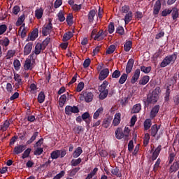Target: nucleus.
<instances>
[{"label": "nucleus", "mask_w": 179, "mask_h": 179, "mask_svg": "<svg viewBox=\"0 0 179 179\" xmlns=\"http://www.w3.org/2000/svg\"><path fill=\"white\" fill-rule=\"evenodd\" d=\"M66 22L69 26H72V24H73V15H72V14H69L66 17Z\"/></svg>", "instance_id": "47"}, {"label": "nucleus", "mask_w": 179, "mask_h": 179, "mask_svg": "<svg viewBox=\"0 0 179 179\" xmlns=\"http://www.w3.org/2000/svg\"><path fill=\"white\" fill-rule=\"evenodd\" d=\"M115 30V27L114 26V22H110L108 25V33L109 34H113L114 33V31Z\"/></svg>", "instance_id": "62"}, {"label": "nucleus", "mask_w": 179, "mask_h": 179, "mask_svg": "<svg viewBox=\"0 0 179 179\" xmlns=\"http://www.w3.org/2000/svg\"><path fill=\"white\" fill-rule=\"evenodd\" d=\"M115 51V45H110L107 49L106 54L108 55V54H113Z\"/></svg>", "instance_id": "52"}, {"label": "nucleus", "mask_w": 179, "mask_h": 179, "mask_svg": "<svg viewBox=\"0 0 179 179\" xmlns=\"http://www.w3.org/2000/svg\"><path fill=\"white\" fill-rule=\"evenodd\" d=\"M150 127H152V120L146 119L144 121V129L148 131V129H150Z\"/></svg>", "instance_id": "33"}, {"label": "nucleus", "mask_w": 179, "mask_h": 179, "mask_svg": "<svg viewBox=\"0 0 179 179\" xmlns=\"http://www.w3.org/2000/svg\"><path fill=\"white\" fill-rule=\"evenodd\" d=\"M141 72H143L144 73H149V72H150V71H152V67L151 66H143L141 67Z\"/></svg>", "instance_id": "59"}, {"label": "nucleus", "mask_w": 179, "mask_h": 179, "mask_svg": "<svg viewBox=\"0 0 179 179\" xmlns=\"http://www.w3.org/2000/svg\"><path fill=\"white\" fill-rule=\"evenodd\" d=\"M52 20H49L48 24H45L44 27L42 28V34L43 36H48V34H51V31H52Z\"/></svg>", "instance_id": "3"}, {"label": "nucleus", "mask_w": 179, "mask_h": 179, "mask_svg": "<svg viewBox=\"0 0 179 179\" xmlns=\"http://www.w3.org/2000/svg\"><path fill=\"white\" fill-rule=\"evenodd\" d=\"M132 48V41H129L124 45V50L126 52L131 51V48Z\"/></svg>", "instance_id": "38"}, {"label": "nucleus", "mask_w": 179, "mask_h": 179, "mask_svg": "<svg viewBox=\"0 0 179 179\" xmlns=\"http://www.w3.org/2000/svg\"><path fill=\"white\" fill-rule=\"evenodd\" d=\"M162 9V1L160 0H157L153 8V15H159V12H160V10Z\"/></svg>", "instance_id": "10"}, {"label": "nucleus", "mask_w": 179, "mask_h": 179, "mask_svg": "<svg viewBox=\"0 0 179 179\" xmlns=\"http://www.w3.org/2000/svg\"><path fill=\"white\" fill-rule=\"evenodd\" d=\"M160 127H162V125L157 126V124H154L151 127V136H153V138H155V136L157 135V132H159Z\"/></svg>", "instance_id": "18"}, {"label": "nucleus", "mask_w": 179, "mask_h": 179, "mask_svg": "<svg viewBox=\"0 0 179 179\" xmlns=\"http://www.w3.org/2000/svg\"><path fill=\"white\" fill-rule=\"evenodd\" d=\"M115 136L116 139L121 140L122 138H125V134H124V131H122V129L121 127H118L115 132Z\"/></svg>", "instance_id": "13"}, {"label": "nucleus", "mask_w": 179, "mask_h": 179, "mask_svg": "<svg viewBox=\"0 0 179 179\" xmlns=\"http://www.w3.org/2000/svg\"><path fill=\"white\" fill-rule=\"evenodd\" d=\"M79 108L78 106H66L65 107V114L66 115H72V114H78L79 113Z\"/></svg>", "instance_id": "4"}, {"label": "nucleus", "mask_w": 179, "mask_h": 179, "mask_svg": "<svg viewBox=\"0 0 179 179\" xmlns=\"http://www.w3.org/2000/svg\"><path fill=\"white\" fill-rule=\"evenodd\" d=\"M10 123L9 122V120H6L4 121L3 125L1 126V131L3 132H5L8 129V127H10Z\"/></svg>", "instance_id": "40"}, {"label": "nucleus", "mask_w": 179, "mask_h": 179, "mask_svg": "<svg viewBox=\"0 0 179 179\" xmlns=\"http://www.w3.org/2000/svg\"><path fill=\"white\" fill-rule=\"evenodd\" d=\"M30 153H31V148H27L24 151V152L22 155V159H27L29 156H30Z\"/></svg>", "instance_id": "43"}, {"label": "nucleus", "mask_w": 179, "mask_h": 179, "mask_svg": "<svg viewBox=\"0 0 179 179\" xmlns=\"http://www.w3.org/2000/svg\"><path fill=\"white\" fill-rule=\"evenodd\" d=\"M140 76H141V70L139 69H137L134 71V73L131 78V83H132V85H134V83H136Z\"/></svg>", "instance_id": "12"}, {"label": "nucleus", "mask_w": 179, "mask_h": 179, "mask_svg": "<svg viewBox=\"0 0 179 179\" xmlns=\"http://www.w3.org/2000/svg\"><path fill=\"white\" fill-rule=\"evenodd\" d=\"M103 108L102 107L98 108L96 112L94 113L93 118L94 120H97L99 117H100V115L103 113Z\"/></svg>", "instance_id": "36"}, {"label": "nucleus", "mask_w": 179, "mask_h": 179, "mask_svg": "<svg viewBox=\"0 0 179 179\" xmlns=\"http://www.w3.org/2000/svg\"><path fill=\"white\" fill-rule=\"evenodd\" d=\"M61 156V150H56L50 153V157L52 159H57Z\"/></svg>", "instance_id": "24"}, {"label": "nucleus", "mask_w": 179, "mask_h": 179, "mask_svg": "<svg viewBox=\"0 0 179 179\" xmlns=\"http://www.w3.org/2000/svg\"><path fill=\"white\" fill-rule=\"evenodd\" d=\"M111 173L113 176H116V177H122V174L120 171V169L118 167H115V169H111Z\"/></svg>", "instance_id": "35"}, {"label": "nucleus", "mask_w": 179, "mask_h": 179, "mask_svg": "<svg viewBox=\"0 0 179 179\" xmlns=\"http://www.w3.org/2000/svg\"><path fill=\"white\" fill-rule=\"evenodd\" d=\"M110 75V70L108 69H103L99 73V79L100 80H104Z\"/></svg>", "instance_id": "8"}, {"label": "nucleus", "mask_w": 179, "mask_h": 179, "mask_svg": "<svg viewBox=\"0 0 179 179\" xmlns=\"http://www.w3.org/2000/svg\"><path fill=\"white\" fill-rule=\"evenodd\" d=\"M170 62L169 60V59L167 58V57H166L163 61L161 62L160 64V66L161 68H166V66H167V65H170Z\"/></svg>", "instance_id": "50"}, {"label": "nucleus", "mask_w": 179, "mask_h": 179, "mask_svg": "<svg viewBox=\"0 0 179 179\" xmlns=\"http://www.w3.org/2000/svg\"><path fill=\"white\" fill-rule=\"evenodd\" d=\"M72 37H73V34L71 31H68L64 34L63 41H68V40H71Z\"/></svg>", "instance_id": "34"}, {"label": "nucleus", "mask_w": 179, "mask_h": 179, "mask_svg": "<svg viewBox=\"0 0 179 179\" xmlns=\"http://www.w3.org/2000/svg\"><path fill=\"white\" fill-rule=\"evenodd\" d=\"M73 131L75 134H78L79 135L80 132H83V131H85V129L82 126H77L73 129Z\"/></svg>", "instance_id": "57"}, {"label": "nucleus", "mask_w": 179, "mask_h": 179, "mask_svg": "<svg viewBox=\"0 0 179 179\" xmlns=\"http://www.w3.org/2000/svg\"><path fill=\"white\" fill-rule=\"evenodd\" d=\"M37 37H38V29L36 28L31 33L30 41H34Z\"/></svg>", "instance_id": "25"}, {"label": "nucleus", "mask_w": 179, "mask_h": 179, "mask_svg": "<svg viewBox=\"0 0 179 179\" xmlns=\"http://www.w3.org/2000/svg\"><path fill=\"white\" fill-rule=\"evenodd\" d=\"M99 99L100 100H104V99L107 98V96H108V91H99Z\"/></svg>", "instance_id": "54"}, {"label": "nucleus", "mask_w": 179, "mask_h": 179, "mask_svg": "<svg viewBox=\"0 0 179 179\" xmlns=\"http://www.w3.org/2000/svg\"><path fill=\"white\" fill-rule=\"evenodd\" d=\"M44 100H45V94H44V92H41L38 95V101L42 103H44Z\"/></svg>", "instance_id": "45"}, {"label": "nucleus", "mask_w": 179, "mask_h": 179, "mask_svg": "<svg viewBox=\"0 0 179 179\" xmlns=\"http://www.w3.org/2000/svg\"><path fill=\"white\" fill-rule=\"evenodd\" d=\"M26 145H17L13 149L14 155H20V153H23L24 150H26Z\"/></svg>", "instance_id": "7"}, {"label": "nucleus", "mask_w": 179, "mask_h": 179, "mask_svg": "<svg viewBox=\"0 0 179 179\" xmlns=\"http://www.w3.org/2000/svg\"><path fill=\"white\" fill-rule=\"evenodd\" d=\"M160 152H162V145H159L157 146V148L153 151V148L150 150V153L152 152V155L151 156V160L152 162H155L157 157H159V155H160Z\"/></svg>", "instance_id": "5"}, {"label": "nucleus", "mask_w": 179, "mask_h": 179, "mask_svg": "<svg viewBox=\"0 0 179 179\" xmlns=\"http://www.w3.org/2000/svg\"><path fill=\"white\" fill-rule=\"evenodd\" d=\"M50 41H51V38L47 37L41 43L42 47H43V50H45V48L48 44H50Z\"/></svg>", "instance_id": "56"}, {"label": "nucleus", "mask_w": 179, "mask_h": 179, "mask_svg": "<svg viewBox=\"0 0 179 179\" xmlns=\"http://www.w3.org/2000/svg\"><path fill=\"white\" fill-rule=\"evenodd\" d=\"M34 56V53H31L29 56L30 59H27L25 60V63L24 64V69H25V71H31L33 69V68L31 67V59H34L33 58Z\"/></svg>", "instance_id": "6"}, {"label": "nucleus", "mask_w": 179, "mask_h": 179, "mask_svg": "<svg viewBox=\"0 0 179 179\" xmlns=\"http://www.w3.org/2000/svg\"><path fill=\"white\" fill-rule=\"evenodd\" d=\"M83 153V150H82V147H78L73 153V157L74 159H78L81 154Z\"/></svg>", "instance_id": "20"}, {"label": "nucleus", "mask_w": 179, "mask_h": 179, "mask_svg": "<svg viewBox=\"0 0 179 179\" xmlns=\"http://www.w3.org/2000/svg\"><path fill=\"white\" fill-rule=\"evenodd\" d=\"M65 103H66V94H63L59 98V106L60 107H64Z\"/></svg>", "instance_id": "31"}, {"label": "nucleus", "mask_w": 179, "mask_h": 179, "mask_svg": "<svg viewBox=\"0 0 179 179\" xmlns=\"http://www.w3.org/2000/svg\"><path fill=\"white\" fill-rule=\"evenodd\" d=\"M79 170H80V167L74 168L69 171V177H73L74 176H76V173L78 171H79Z\"/></svg>", "instance_id": "53"}, {"label": "nucleus", "mask_w": 179, "mask_h": 179, "mask_svg": "<svg viewBox=\"0 0 179 179\" xmlns=\"http://www.w3.org/2000/svg\"><path fill=\"white\" fill-rule=\"evenodd\" d=\"M65 176V171H62L59 173L57 174L53 179H61Z\"/></svg>", "instance_id": "64"}, {"label": "nucleus", "mask_w": 179, "mask_h": 179, "mask_svg": "<svg viewBox=\"0 0 179 179\" xmlns=\"http://www.w3.org/2000/svg\"><path fill=\"white\" fill-rule=\"evenodd\" d=\"M150 77L149 76H143L139 81V85H143V86H145L149 82Z\"/></svg>", "instance_id": "42"}, {"label": "nucleus", "mask_w": 179, "mask_h": 179, "mask_svg": "<svg viewBox=\"0 0 179 179\" xmlns=\"http://www.w3.org/2000/svg\"><path fill=\"white\" fill-rule=\"evenodd\" d=\"M31 50H33V43L29 42L24 47V55H29L31 52Z\"/></svg>", "instance_id": "17"}, {"label": "nucleus", "mask_w": 179, "mask_h": 179, "mask_svg": "<svg viewBox=\"0 0 179 179\" xmlns=\"http://www.w3.org/2000/svg\"><path fill=\"white\" fill-rule=\"evenodd\" d=\"M134 64H135V61L133 59H129L128 60L126 66V73H131L132 68H134Z\"/></svg>", "instance_id": "14"}, {"label": "nucleus", "mask_w": 179, "mask_h": 179, "mask_svg": "<svg viewBox=\"0 0 179 179\" xmlns=\"http://www.w3.org/2000/svg\"><path fill=\"white\" fill-rule=\"evenodd\" d=\"M179 170V160H176L169 167L170 174L173 173H177Z\"/></svg>", "instance_id": "9"}, {"label": "nucleus", "mask_w": 179, "mask_h": 179, "mask_svg": "<svg viewBox=\"0 0 179 179\" xmlns=\"http://www.w3.org/2000/svg\"><path fill=\"white\" fill-rule=\"evenodd\" d=\"M160 87H157L152 92V93L148 94L147 101L148 104H155V103H157V100H159V94L160 93Z\"/></svg>", "instance_id": "1"}, {"label": "nucleus", "mask_w": 179, "mask_h": 179, "mask_svg": "<svg viewBox=\"0 0 179 179\" xmlns=\"http://www.w3.org/2000/svg\"><path fill=\"white\" fill-rule=\"evenodd\" d=\"M121 76V71L120 70H115L113 73H112V78L113 79H118Z\"/></svg>", "instance_id": "61"}, {"label": "nucleus", "mask_w": 179, "mask_h": 179, "mask_svg": "<svg viewBox=\"0 0 179 179\" xmlns=\"http://www.w3.org/2000/svg\"><path fill=\"white\" fill-rule=\"evenodd\" d=\"M57 17L60 22H65V15L62 12V10H60L59 13L57 14Z\"/></svg>", "instance_id": "60"}, {"label": "nucleus", "mask_w": 179, "mask_h": 179, "mask_svg": "<svg viewBox=\"0 0 179 179\" xmlns=\"http://www.w3.org/2000/svg\"><path fill=\"white\" fill-rule=\"evenodd\" d=\"M93 97L94 95L92 92L83 91L80 94V100H85L86 103H92L93 101Z\"/></svg>", "instance_id": "2"}, {"label": "nucleus", "mask_w": 179, "mask_h": 179, "mask_svg": "<svg viewBox=\"0 0 179 179\" xmlns=\"http://www.w3.org/2000/svg\"><path fill=\"white\" fill-rule=\"evenodd\" d=\"M82 163V159L81 158H78L77 159H72L71 162V166L73 167H76L78 164H80Z\"/></svg>", "instance_id": "51"}, {"label": "nucleus", "mask_w": 179, "mask_h": 179, "mask_svg": "<svg viewBox=\"0 0 179 179\" xmlns=\"http://www.w3.org/2000/svg\"><path fill=\"white\" fill-rule=\"evenodd\" d=\"M177 55H178V53L174 52L171 55L166 56V58L171 64H174V62H176V59H177Z\"/></svg>", "instance_id": "26"}, {"label": "nucleus", "mask_w": 179, "mask_h": 179, "mask_svg": "<svg viewBox=\"0 0 179 179\" xmlns=\"http://www.w3.org/2000/svg\"><path fill=\"white\" fill-rule=\"evenodd\" d=\"M96 11L95 10H91L88 13V22L90 23H93V21L94 20V16H96Z\"/></svg>", "instance_id": "21"}, {"label": "nucleus", "mask_w": 179, "mask_h": 179, "mask_svg": "<svg viewBox=\"0 0 179 179\" xmlns=\"http://www.w3.org/2000/svg\"><path fill=\"white\" fill-rule=\"evenodd\" d=\"M110 124H111V117H108L103 120L102 122V127H103V128H108Z\"/></svg>", "instance_id": "30"}, {"label": "nucleus", "mask_w": 179, "mask_h": 179, "mask_svg": "<svg viewBox=\"0 0 179 179\" xmlns=\"http://www.w3.org/2000/svg\"><path fill=\"white\" fill-rule=\"evenodd\" d=\"M127 79H128V74L127 73H123L121 76L120 78L119 79V83L120 85H124L125 82H127Z\"/></svg>", "instance_id": "41"}, {"label": "nucleus", "mask_w": 179, "mask_h": 179, "mask_svg": "<svg viewBox=\"0 0 179 179\" xmlns=\"http://www.w3.org/2000/svg\"><path fill=\"white\" fill-rule=\"evenodd\" d=\"M178 9L174 7L173 8H172V17L173 20H176L178 17Z\"/></svg>", "instance_id": "48"}, {"label": "nucleus", "mask_w": 179, "mask_h": 179, "mask_svg": "<svg viewBox=\"0 0 179 179\" xmlns=\"http://www.w3.org/2000/svg\"><path fill=\"white\" fill-rule=\"evenodd\" d=\"M38 135H39L38 131L34 132L31 137L27 141V145H31V143H33V142L36 139H37V136H38Z\"/></svg>", "instance_id": "23"}, {"label": "nucleus", "mask_w": 179, "mask_h": 179, "mask_svg": "<svg viewBox=\"0 0 179 179\" xmlns=\"http://www.w3.org/2000/svg\"><path fill=\"white\" fill-rule=\"evenodd\" d=\"M24 14L22 15L20 17H18L17 21L16 22V26H22V24H23V22H24Z\"/></svg>", "instance_id": "49"}, {"label": "nucleus", "mask_w": 179, "mask_h": 179, "mask_svg": "<svg viewBox=\"0 0 179 179\" xmlns=\"http://www.w3.org/2000/svg\"><path fill=\"white\" fill-rule=\"evenodd\" d=\"M149 141H150V135L148 133H146L143 138V145L148 146L149 145Z\"/></svg>", "instance_id": "46"}, {"label": "nucleus", "mask_w": 179, "mask_h": 179, "mask_svg": "<svg viewBox=\"0 0 179 179\" xmlns=\"http://www.w3.org/2000/svg\"><path fill=\"white\" fill-rule=\"evenodd\" d=\"M14 80H15V82H17V83H15V86H17L19 87L20 86H22V85H23L22 78L18 73H14Z\"/></svg>", "instance_id": "19"}, {"label": "nucleus", "mask_w": 179, "mask_h": 179, "mask_svg": "<svg viewBox=\"0 0 179 179\" xmlns=\"http://www.w3.org/2000/svg\"><path fill=\"white\" fill-rule=\"evenodd\" d=\"M120 122H121V113H117L114 116L113 125L114 127H118Z\"/></svg>", "instance_id": "15"}, {"label": "nucleus", "mask_w": 179, "mask_h": 179, "mask_svg": "<svg viewBox=\"0 0 179 179\" xmlns=\"http://www.w3.org/2000/svg\"><path fill=\"white\" fill-rule=\"evenodd\" d=\"M15 54H16V50H8L7 54L6 55V59H10V58H13Z\"/></svg>", "instance_id": "39"}, {"label": "nucleus", "mask_w": 179, "mask_h": 179, "mask_svg": "<svg viewBox=\"0 0 179 179\" xmlns=\"http://www.w3.org/2000/svg\"><path fill=\"white\" fill-rule=\"evenodd\" d=\"M116 33L120 34V36H124L125 34V30H124V27L119 26L116 28Z\"/></svg>", "instance_id": "55"}, {"label": "nucleus", "mask_w": 179, "mask_h": 179, "mask_svg": "<svg viewBox=\"0 0 179 179\" xmlns=\"http://www.w3.org/2000/svg\"><path fill=\"white\" fill-rule=\"evenodd\" d=\"M160 110V106L159 105H156L155 106L150 113V118L153 120V118L156 117V115H157L159 110Z\"/></svg>", "instance_id": "11"}, {"label": "nucleus", "mask_w": 179, "mask_h": 179, "mask_svg": "<svg viewBox=\"0 0 179 179\" xmlns=\"http://www.w3.org/2000/svg\"><path fill=\"white\" fill-rule=\"evenodd\" d=\"M131 20H132V12L129 11L124 16L125 24H128V23H129V22H131Z\"/></svg>", "instance_id": "37"}, {"label": "nucleus", "mask_w": 179, "mask_h": 179, "mask_svg": "<svg viewBox=\"0 0 179 179\" xmlns=\"http://www.w3.org/2000/svg\"><path fill=\"white\" fill-rule=\"evenodd\" d=\"M108 86V81L105 80L103 82L102 85L99 87V92H108L107 87Z\"/></svg>", "instance_id": "22"}, {"label": "nucleus", "mask_w": 179, "mask_h": 179, "mask_svg": "<svg viewBox=\"0 0 179 179\" xmlns=\"http://www.w3.org/2000/svg\"><path fill=\"white\" fill-rule=\"evenodd\" d=\"M41 51H44V48L41 43H37L35 46V50L34 52H32V54H34L36 55H38L41 54Z\"/></svg>", "instance_id": "16"}, {"label": "nucleus", "mask_w": 179, "mask_h": 179, "mask_svg": "<svg viewBox=\"0 0 179 179\" xmlns=\"http://www.w3.org/2000/svg\"><path fill=\"white\" fill-rule=\"evenodd\" d=\"M94 39L97 41H101L104 40V36H103V30L101 29L94 36Z\"/></svg>", "instance_id": "28"}, {"label": "nucleus", "mask_w": 179, "mask_h": 179, "mask_svg": "<svg viewBox=\"0 0 179 179\" xmlns=\"http://www.w3.org/2000/svg\"><path fill=\"white\" fill-rule=\"evenodd\" d=\"M44 15V10L43 8H39L35 10V16L36 19H41Z\"/></svg>", "instance_id": "29"}, {"label": "nucleus", "mask_w": 179, "mask_h": 179, "mask_svg": "<svg viewBox=\"0 0 179 179\" xmlns=\"http://www.w3.org/2000/svg\"><path fill=\"white\" fill-rule=\"evenodd\" d=\"M85 87V83L83 82H80L76 87V92H81L83 90V88Z\"/></svg>", "instance_id": "63"}, {"label": "nucleus", "mask_w": 179, "mask_h": 179, "mask_svg": "<svg viewBox=\"0 0 179 179\" xmlns=\"http://www.w3.org/2000/svg\"><path fill=\"white\" fill-rule=\"evenodd\" d=\"M141 108H142V106L141 105V103H136L133 106L131 111L134 114H138V113L141 111Z\"/></svg>", "instance_id": "32"}, {"label": "nucleus", "mask_w": 179, "mask_h": 179, "mask_svg": "<svg viewBox=\"0 0 179 179\" xmlns=\"http://www.w3.org/2000/svg\"><path fill=\"white\" fill-rule=\"evenodd\" d=\"M14 69L16 71L20 70V66H22V64H20V61L19 59H15L13 62Z\"/></svg>", "instance_id": "44"}, {"label": "nucleus", "mask_w": 179, "mask_h": 179, "mask_svg": "<svg viewBox=\"0 0 179 179\" xmlns=\"http://www.w3.org/2000/svg\"><path fill=\"white\" fill-rule=\"evenodd\" d=\"M9 43H10V41H9L8 38H5L3 40L0 41L1 45L4 47H8V45H9Z\"/></svg>", "instance_id": "58"}, {"label": "nucleus", "mask_w": 179, "mask_h": 179, "mask_svg": "<svg viewBox=\"0 0 179 179\" xmlns=\"http://www.w3.org/2000/svg\"><path fill=\"white\" fill-rule=\"evenodd\" d=\"M160 163H162V159H160V158H158L153 166L152 171H154V173H157L159 169H160Z\"/></svg>", "instance_id": "27"}]
</instances>
